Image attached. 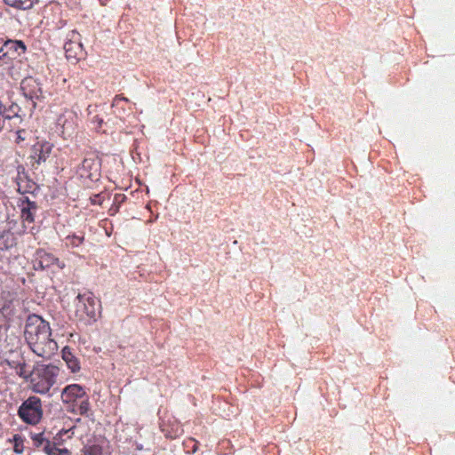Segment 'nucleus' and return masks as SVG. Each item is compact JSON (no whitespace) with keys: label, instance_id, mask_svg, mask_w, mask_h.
I'll return each mask as SVG.
<instances>
[{"label":"nucleus","instance_id":"nucleus-6","mask_svg":"<svg viewBox=\"0 0 455 455\" xmlns=\"http://www.w3.org/2000/svg\"><path fill=\"white\" fill-rule=\"evenodd\" d=\"M56 125L60 131L64 139L72 136L76 125L77 116L70 108H65L56 118Z\"/></svg>","mask_w":455,"mask_h":455},{"label":"nucleus","instance_id":"nucleus-17","mask_svg":"<svg viewBox=\"0 0 455 455\" xmlns=\"http://www.w3.org/2000/svg\"><path fill=\"white\" fill-rule=\"evenodd\" d=\"M162 431L164 435L170 439L178 438V436L183 434V428L178 421H174L170 427L166 424L162 425Z\"/></svg>","mask_w":455,"mask_h":455},{"label":"nucleus","instance_id":"nucleus-20","mask_svg":"<svg viewBox=\"0 0 455 455\" xmlns=\"http://www.w3.org/2000/svg\"><path fill=\"white\" fill-rule=\"evenodd\" d=\"M44 451L48 455H70L69 450L60 449V447H57L55 443H50V441L45 442Z\"/></svg>","mask_w":455,"mask_h":455},{"label":"nucleus","instance_id":"nucleus-28","mask_svg":"<svg viewBox=\"0 0 455 455\" xmlns=\"http://www.w3.org/2000/svg\"><path fill=\"white\" fill-rule=\"evenodd\" d=\"M5 122H4V105H3L1 100H0V131L3 130L4 127Z\"/></svg>","mask_w":455,"mask_h":455},{"label":"nucleus","instance_id":"nucleus-24","mask_svg":"<svg viewBox=\"0 0 455 455\" xmlns=\"http://www.w3.org/2000/svg\"><path fill=\"white\" fill-rule=\"evenodd\" d=\"M129 99L127 97L123 96V94H116L112 101V108H115V113L121 115L124 113V108L123 106L124 102H129Z\"/></svg>","mask_w":455,"mask_h":455},{"label":"nucleus","instance_id":"nucleus-32","mask_svg":"<svg viewBox=\"0 0 455 455\" xmlns=\"http://www.w3.org/2000/svg\"><path fill=\"white\" fill-rule=\"evenodd\" d=\"M118 196H115V199H116V200H117ZM122 196V200H123V198H124V196Z\"/></svg>","mask_w":455,"mask_h":455},{"label":"nucleus","instance_id":"nucleus-2","mask_svg":"<svg viewBox=\"0 0 455 455\" xmlns=\"http://www.w3.org/2000/svg\"><path fill=\"white\" fill-rule=\"evenodd\" d=\"M75 314L78 320L87 324L96 322L100 314V299L90 291L78 293L76 300Z\"/></svg>","mask_w":455,"mask_h":455},{"label":"nucleus","instance_id":"nucleus-23","mask_svg":"<svg viewBox=\"0 0 455 455\" xmlns=\"http://www.w3.org/2000/svg\"><path fill=\"white\" fill-rule=\"evenodd\" d=\"M13 244V235L10 230L0 232V250H6Z\"/></svg>","mask_w":455,"mask_h":455},{"label":"nucleus","instance_id":"nucleus-34","mask_svg":"<svg viewBox=\"0 0 455 455\" xmlns=\"http://www.w3.org/2000/svg\"><path fill=\"white\" fill-rule=\"evenodd\" d=\"M1 282H2V279H1V277H0V283H1Z\"/></svg>","mask_w":455,"mask_h":455},{"label":"nucleus","instance_id":"nucleus-13","mask_svg":"<svg viewBox=\"0 0 455 455\" xmlns=\"http://www.w3.org/2000/svg\"><path fill=\"white\" fill-rule=\"evenodd\" d=\"M86 395L84 387L77 383L68 385L61 392V400L66 403H76V400L82 399Z\"/></svg>","mask_w":455,"mask_h":455},{"label":"nucleus","instance_id":"nucleus-10","mask_svg":"<svg viewBox=\"0 0 455 455\" xmlns=\"http://www.w3.org/2000/svg\"><path fill=\"white\" fill-rule=\"evenodd\" d=\"M58 267L60 269H63L66 266L64 262H60V259L52 254V252L46 251L44 249H38L36 251L35 256V267L36 269H46V267Z\"/></svg>","mask_w":455,"mask_h":455},{"label":"nucleus","instance_id":"nucleus-7","mask_svg":"<svg viewBox=\"0 0 455 455\" xmlns=\"http://www.w3.org/2000/svg\"><path fill=\"white\" fill-rule=\"evenodd\" d=\"M27 47L22 41L19 40H7L0 47V59L5 63L13 59L19 58L22 53H25Z\"/></svg>","mask_w":455,"mask_h":455},{"label":"nucleus","instance_id":"nucleus-11","mask_svg":"<svg viewBox=\"0 0 455 455\" xmlns=\"http://www.w3.org/2000/svg\"><path fill=\"white\" fill-rule=\"evenodd\" d=\"M18 206L20 209V218L22 221L28 223L35 221V217L38 209L36 202L30 201L28 196H24L20 198Z\"/></svg>","mask_w":455,"mask_h":455},{"label":"nucleus","instance_id":"nucleus-15","mask_svg":"<svg viewBox=\"0 0 455 455\" xmlns=\"http://www.w3.org/2000/svg\"><path fill=\"white\" fill-rule=\"evenodd\" d=\"M63 361L67 363L68 369L73 372H77L81 369L80 360L74 354L70 347H64L61 351Z\"/></svg>","mask_w":455,"mask_h":455},{"label":"nucleus","instance_id":"nucleus-29","mask_svg":"<svg viewBox=\"0 0 455 455\" xmlns=\"http://www.w3.org/2000/svg\"><path fill=\"white\" fill-rule=\"evenodd\" d=\"M16 133V141H24V140L26 139L25 134L27 133V132H25V130H18Z\"/></svg>","mask_w":455,"mask_h":455},{"label":"nucleus","instance_id":"nucleus-19","mask_svg":"<svg viewBox=\"0 0 455 455\" xmlns=\"http://www.w3.org/2000/svg\"><path fill=\"white\" fill-rule=\"evenodd\" d=\"M85 241V235L83 232L72 233L68 235L65 238V243L67 247L76 248L80 247Z\"/></svg>","mask_w":455,"mask_h":455},{"label":"nucleus","instance_id":"nucleus-16","mask_svg":"<svg viewBox=\"0 0 455 455\" xmlns=\"http://www.w3.org/2000/svg\"><path fill=\"white\" fill-rule=\"evenodd\" d=\"M8 364L12 369H14L17 375H19L20 378H23L24 379H28L30 381L32 371L28 369L27 363L24 360L9 361Z\"/></svg>","mask_w":455,"mask_h":455},{"label":"nucleus","instance_id":"nucleus-31","mask_svg":"<svg viewBox=\"0 0 455 455\" xmlns=\"http://www.w3.org/2000/svg\"><path fill=\"white\" fill-rule=\"evenodd\" d=\"M7 308H8V307H6V305H4V306L3 307V308H2V310H3V311H4V310H7Z\"/></svg>","mask_w":455,"mask_h":455},{"label":"nucleus","instance_id":"nucleus-25","mask_svg":"<svg viewBox=\"0 0 455 455\" xmlns=\"http://www.w3.org/2000/svg\"><path fill=\"white\" fill-rule=\"evenodd\" d=\"M81 455H105L100 444H86L82 449Z\"/></svg>","mask_w":455,"mask_h":455},{"label":"nucleus","instance_id":"nucleus-18","mask_svg":"<svg viewBox=\"0 0 455 455\" xmlns=\"http://www.w3.org/2000/svg\"><path fill=\"white\" fill-rule=\"evenodd\" d=\"M23 115L25 114L17 102H11L8 107L4 105V122L6 119H12V117L22 119Z\"/></svg>","mask_w":455,"mask_h":455},{"label":"nucleus","instance_id":"nucleus-4","mask_svg":"<svg viewBox=\"0 0 455 455\" xmlns=\"http://www.w3.org/2000/svg\"><path fill=\"white\" fill-rule=\"evenodd\" d=\"M17 415L28 425H37L44 417V404L38 396L31 395L23 400L17 410Z\"/></svg>","mask_w":455,"mask_h":455},{"label":"nucleus","instance_id":"nucleus-26","mask_svg":"<svg viewBox=\"0 0 455 455\" xmlns=\"http://www.w3.org/2000/svg\"><path fill=\"white\" fill-rule=\"evenodd\" d=\"M90 409H91V404H90L89 398L86 394L85 396L81 399V402L78 406V411L83 416V414H87L88 411H90Z\"/></svg>","mask_w":455,"mask_h":455},{"label":"nucleus","instance_id":"nucleus-30","mask_svg":"<svg viewBox=\"0 0 455 455\" xmlns=\"http://www.w3.org/2000/svg\"><path fill=\"white\" fill-rule=\"evenodd\" d=\"M188 442H192L193 443V446L191 448V451L192 452H196V451L198 449V443H197V441L194 440V438H189Z\"/></svg>","mask_w":455,"mask_h":455},{"label":"nucleus","instance_id":"nucleus-27","mask_svg":"<svg viewBox=\"0 0 455 455\" xmlns=\"http://www.w3.org/2000/svg\"><path fill=\"white\" fill-rule=\"evenodd\" d=\"M13 440H14V451L15 452L17 453H21L24 450V441L22 439V437H20V435H15L13 436Z\"/></svg>","mask_w":455,"mask_h":455},{"label":"nucleus","instance_id":"nucleus-21","mask_svg":"<svg viewBox=\"0 0 455 455\" xmlns=\"http://www.w3.org/2000/svg\"><path fill=\"white\" fill-rule=\"evenodd\" d=\"M90 121L93 126V129L96 131H101L102 132H106L105 125H107L106 122H104L103 116H99V114H92L91 110H89Z\"/></svg>","mask_w":455,"mask_h":455},{"label":"nucleus","instance_id":"nucleus-5","mask_svg":"<svg viewBox=\"0 0 455 455\" xmlns=\"http://www.w3.org/2000/svg\"><path fill=\"white\" fill-rule=\"evenodd\" d=\"M102 161L95 152H90L77 167L76 172L82 179L88 180H99L100 178Z\"/></svg>","mask_w":455,"mask_h":455},{"label":"nucleus","instance_id":"nucleus-8","mask_svg":"<svg viewBox=\"0 0 455 455\" xmlns=\"http://www.w3.org/2000/svg\"><path fill=\"white\" fill-rule=\"evenodd\" d=\"M66 58L81 59L84 54L83 44L81 43V36L77 30H71L68 34V40L64 44Z\"/></svg>","mask_w":455,"mask_h":455},{"label":"nucleus","instance_id":"nucleus-14","mask_svg":"<svg viewBox=\"0 0 455 455\" xmlns=\"http://www.w3.org/2000/svg\"><path fill=\"white\" fill-rule=\"evenodd\" d=\"M17 190L20 194H34L38 189V185L28 176L25 172H19L16 178Z\"/></svg>","mask_w":455,"mask_h":455},{"label":"nucleus","instance_id":"nucleus-12","mask_svg":"<svg viewBox=\"0 0 455 455\" xmlns=\"http://www.w3.org/2000/svg\"><path fill=\"white\" fill-rule=\"evenodd\" d=\"M52 150V144L50 141H37L31 149L32 164H40L49 158Z\"/></svg>","mask_w":455,"mask_h":455},{"label":"nucleus","instance_id":"nucleus-9","mask_svg":"<svg viewBox=\"0 0 455 455\" xmlns=\"http://www.w3.org/2000/svg\"><path fill=\"white\" fill-rule=\"evenodd\" d=\"M20 89L26 98L29 100H40L44 97V91L38 79L33 76L24 77L20 82ZM36 106V102H33Z\"/></svg>","mask_w":455,"mask_h":455},{"label":"nucleus","instance_id":"nucleus-22","mask_svg":"<svg viewBox=\"0 0 455 455\" xmlns=\"http://www.w3.org/2000/svg\"><path fill=\"white\" fill-rule=\"evenodd\" d=\"M38 0H4L7 5L18 9H30Z\"/></svg>","mask_w":455,"mask_h":455},{"label":"nucleus","instance_id":"nucleus-33","mask_svg":"<svg viewBox=\"0 0 455 455\" xmlns=\"http://www.w3.org/2000/svg\"><path fill=\"white\" fill-rule=\"evenodd\" d=\"M1 214H2V204L0 203V216H1Z\"/></svg>","mask_w":455,"mask_h":455},{"label":"nucleus","instance_id":"nucleus-1","mask_svg":"<svg viewBox=\"0 0 455 455\" xmlns=\"http://www.w3.org/2000/svg\"><path fill=\"white\" fill-rule=\"evenodd\" d=\"M24 335L31 350L44 358H50L58 350V343L52 338L49 322L36 314L26 321Z\"/></svg>","mask_w":455,"mask_h":455},{"label":"nucleus","instance_id":"nucleus-3","mask_svg":"<svg viewBox=\"0 0 455 455\" xmlns=\"http://www.w3.org/2000/svg\"><path fill=\"white\" fill-rule=\"evenodd\" d=\"M59 373V368L54 365H39L31 371L30 388L37 394H47Z\"/></svg>","mask_w":455,"mask_h":455}]
</instances>
